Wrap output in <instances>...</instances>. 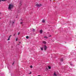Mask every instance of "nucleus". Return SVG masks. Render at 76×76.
<instances>
[{
    "label": "nucleus",
    "mask_w": 76,
    "mask_h": 76,
    "mask_svg": "<svg viewBox=\"0 0 76 76\" xmlns=\"http://www.w3.org/2000/svg\"><path fill=\"white\" fill-rule=\"evenodd\" d=\"M13 7V5L12 4H9V6L8 8L9 10H11Z\"/></svg>",
    "instance_id": "obj_1"
},
{
    "label": "nucleus",
    "mask_w": 76,
    "mask_h": 76,
    "mask_svg": "<svg viewBox=\"0 0 76 76\" xmlns=\"http://www.w3.org/2000/svg\"><path fill=\"white\" fill-rule=\"evenodd\" d=\"M36 6H37V7H40V6H41L42 5L41 4H37L36 5Z\"/></svg>",
    "instance_id": "obj_2"
},
{
    "label": "nucleus",
    "mask_w": 76,
    "mask_h": 76,
    "mask_svg": "<svg viewBox=\"0 0 76 76\" xmlns=\"http://www.w3.org/2000/svg\"><path fill=\"white\" fill-rule=\"evenodd\" d=\"M45 50H47V46H46V45H45Z\"/></svg>",
    "instance_id": "obj_3"
},
{
    "label": "nucleus",
    "mask_w": 76,
    "mask_h": 76,
    "mask_svg": "<svg viewBox=\"0 0 76 76\" xmlns=\"http://www.w3.org/2000/svg\"><path fill=\"white\" fill-rule=\"evenodd\" d=\"M43 44H46V43H47V42L45 41H43Z\"/></svg>",
    "instance_id": "obj_4"
},
{
    "label": "nucleus",
    "mask_w": 76,
    "mask_h": 76,
    "mask_svg": "<svg viewBox=\"0 0 76 76\" xmlns=\"http://www.w3.org/2000/svg\"><path fill=\"white\" fill-rule=\"evenodd\" d=\"M10 37H12V35H10L9 37H8V40H10Z\"/></svg>",
    "instance_id": "obj_5"
},
{
    "label": "nucleus",
    "mask_w": 76,
    "mask_h": 76,
    "mask_svg": "<svg viewBox=\"0 0 76 76\" xmlns=\"http://www.w3.org/2000/svg\"><path fill=\"white\" fill-rule=\"evenodd\" d=\"M40 33L41 34L42 33V30H41L40 31Z\"/></svg>",
    "instance_id": "obj_6"
},
{
    "label": "nucleus",
    "mask_w": 76,
    "mask_h": 76,
    "mask_svg": "<svg viewBox=\"0 0 76 76\" xmlns=\"http://www.w3.org/2000/svg\"><path fill=\"white\" fill-rule=\"evenodd\" d=\"M44 38H45V39H48V37L47 36H45L44 37Z\"/></svg>",
    "instance_id": "obj_7"
},
{
    "label": "nucleus",
    "mask_w": 76,
    "mask_h": 76,
    "mask_svg": "<svg viewBox=\"0 0 76 76\" xmlns=\"http://www.w3.org/2000/svg\"><path fill=\"white\" fill-rule=\"evenodd\" d=\"M53 75L54 76H57V75H56V72H54L53 74Z\"/></svg>",
    "instance_id": "obj_8"
},
{
    "label": "nucleus",
    "mask_w": 76,
    "mask_h": 76,
    "mask_svg": "<svg viewBox=\"0 0 76 76\" xmlns=\"http://www.w3.org/2000/svg\"><path fill=\"white\" fill-rule=\"evenodd\" d=\"M45 20H42V22H43V23H44L45 22Z\"/></svg>",
    "instance_id": "obj_9"
},
{
    "label": "nucleus",
    "mask_w": 76,
    "mask_h": 76,
    "mask_svg": "<svg viewBox=\"0 0 76 76\" xmlns=\"http://www.w3.org/2000/svg\"><path fill=\"white\" fill-rule=\"evenodd\" d=\"M61 61H63V58H61Z\"/></svg>",
    "instance_id": "obj_10"
},
{
    "label": "nucleus",
    "mask_w": 76,
    "mask_h": 76,
    "mask_svg": "<svg viewBox=\"0 0 76 76\" xmlns=\"http://www.w3.org/2000/svg\"><path fill=\"white\" fill-rule=\"evenodd\" d=\"M22 4V2L20 3L19 4L20 6H21Z\"/></svg>",
    "instance_id": "obj_11"
},
{
    "label": "nucleus",
    "mask_w": 76,
    "mask_h": 76,
    "mask_svg": "<svg viewBox=\"0 0 76 76\" xmlns=\"http://www.w3.org/2000/svg\"><path fill=\"white\" fill-rule=\"evenodd\" d=\"M33 32H34V31H35V29H34V28H33Z\"/></svg>",
    "instance_id": "obj_12"
},
{
    "label": "nucleus",
    "mask_w": 76,
    "mask_h": 76,
    "mask_svg": "<svg viewBox=\"0 0 76 76\" xmlns=\"http://www.w3.org/2000/svg\"><path fill=\"white\" fill-rule=\"evenodd\" d=\"M48 67H49V69H51V66H48Z\"/></svg>",
    "instance_id": "obj_13"
},
{
    "label": "nucleus",
    "mask_w": 76,
    "mask_h": 76,
    "mask_svg": "<svg viewBox=\"0 0 76 76\" xmlns=\"http://www.w3.org/2000/svg\"><path fill=\"white\" fill-rule=\"evenodd\" d=\"M30 68H31V69H32V67H33L31 65V66H30Z\"/></svg>",
    "instance_id": "obj_14"
},
{
    "label": "nucleus",
    "mask_w": 76,
    "mask_h": 76,
    "mask_svg": "<svg viewBox=\"0 0 76 76\" xmlns=\"http://www.w3.org/2000/svg\"><path fill=\"white\" fill-rule=\"evenodd\" d=\"M29 38V37L28 36H27L26 37V38H27V39H28V38Z\"/></svg>",
    "instance_id": "obj_15"
},
{
    "label": "nucleus",
    "mask_w": 76,
    "mask_h": 76,
    "mask_svg": "<svg viewBox=\"0 0 76 76\" xmlns=\"http://www.w3.org/2000/svg\"><path fill=\"white\" fill-rule=\"evenodd\" d=\"M18 38H16V41H18Z\"/></svg>",
    "instance_id": "obj_16"
},
{
    "label": "nucleus",
    "mask_w": 76,
    "mask_h": 76,
    "mask_svg": "<svg viewBox=\"0 0 76 76\" xmlns=\"http://www.w3.org/2000/svg\"><path fill=\"white\" fill-rule=\"evenodd\" d=\"M19 34H20V32H19L18 33V35H19Z\"/></svg>",
    "instance_id": "obj_17"
},
{
    "label": "nucleus",
    "mask_w": 76,
    "mask_h": 76,
    "mask_svg": "<svg viewBox=\"0 0 76 76\" xmlns=\"http://www.w3.org/2000/svg\"><path fill=\"white\" fill-rule=\"evenodd\" d=\"M16 33H15V34L13 35V36H15V35H16Z\"/></svg>",
    "instance_id": "obj_18"
},
{
    "label": "nucleus",
    "mask_w": 76,
    "mask_h": 76,
    "mask_svg": "<svg viewBox=\"0 0 76 76\" xmlns=\"http://www.w3.org/2000/svg\"><path fill=\"white\" fill-rule=\"evenodd\" d=\"M41 48V50H43V48Z\"/></svg>",
    "instance_id": "obj_19"
},
{
    "label": "nucleus",
    "mask_w": 76,
    "mask_h": 76,
    "mask_svg": "<svg viewBox=\"0 0 76 76\" xmlns=\"http://www.w3.org/2000/svg\"><path fill=\"white\" fill-rule=\"evenodd\" d=\"M30 74H31V72H30V73H29V75H30Z\"/></svg>",
    "instance_id": "obj_20"
},
{
    "label": "nucleus",
    "mask_w": 76,
    "mask_h": 76,
    "mask_svg": "<svg viewBox=\"0 0 76 76\" xmlns=\"http://www.w3.org/2000/svg\"><path fill=\"white\" fill-rule=\"evenodd\" d=\"M70 64L71 66H73V64Z\"/></svg>",
    "instance_id": "obj_21"
},
{
    "label": "nucleus",
    "mask_w": 76,
    "mask_h": 76,
    "mask_svg": "<svg viewBox=\"0 0 76 76\" xmlns=\"http://www.w3.org/2000/svg\"><path fill=\"white\" fill-rule=\"evenodd\" d=\"M6 0H1L2 1H6Z\"/></svg>",
    "instance_id": "obj_22"
},
{
    "label": "nucleus",
    "mask_w": 76,
    "mask_h": 76,
    "mask_svg": "<svg viewBox=\"0 0 76 76\" xmlns=\"http://www.w3.org/2000/svg\"><path fill=\"white\" fill-rule=\"evenodd\" d=\"M14 63H15L13 62L12 64V65H13L14 64Z\"/></svg>",
    "instance_id": "obj_23"
},
{
    "label": "nucleus",
    "mask_w": 76,
    "mask_h": 76,
    "mask_svg": "<svg viewBox=\"0 0 76 76\" xmlns=\"http://www.w3.org/2000/svg\"><path fill=\"white\" fill-rule=\"evenodd\" d=\"M20 24H22V22H21L20 23Z\"/></svg>",
    "instance_id": "obj_24"
},
{
    "label": "nucleus",
    "mask_w": 76,
    "mask_h": 76,
    "mask_svg": "<svg viewBox=\"0 0 76 76\" xmlns=\"http://www.w3.org/2000/svg\"><path fill=\"white\" fill-rule=\"evenodd\" d=\"M49 37H51V35H50V36H49Z\"/></svg>",
    "instance_id": "obj_25"
},
{
    "label": "nucleus",
    "mask_w": 76,
    "mask_h": 76,
    "mask_svg": "<svg viewBox=\"0 0 76 76\" xmlns=\"http://www.w3.org/2000/svg\"><path fill=\"white\" fill-rule=\"evenodd\" d=\"M19 44H20V43H21L20 42H19Z\"/></svg>",
    "instance_id": "obj_26"
},
{
    "label": "nucleus",
    "mask_w": 76,
    "mask_h": 76,
    "mask_svg": "<svg viewBox=\"0 0 76 76\" xmlns=\"http://www.w3.org/2000/svg\"><path fill=\"white\" fill-rule=\"evenodd\" d=\"M1 12H0V15H1Z\"/></svg>",
    "instance_id": "obj_27"
},
{
    "label": "nucleus",
    "mask_w": 76,
    "mask_h": 76,
    "mask_svg": "<svg viewBox=\"0 0 76 76\" xmlns=\"http://www.w3.org/2000/svg\"><path fill=\"white\" fill-rule=\"evenodd\" d=\"M15 23V22H13V23Z\"/></svg>",
    "instance_id": "obj_28"
},
{
    "label": "nucleus",
    "mask_w": 76,
    "mask_h": 76,
    "mask_svg": "<svg viewBox=\"0 0 76 76\" xmlns=\"http://www.w3.org/2000/svg\"><path fill=\"white\" fill-rule=\"evenodd\" d=\"M0 1H1V0H0Z\"/></svg>",
    "instance_id": "obj_29"
},
{
    "label": "nucleus",
    "mask_w": 76,
    "mask_h": 76,
    "mask_svg": "<svg viewBox=\"0 0 76 76\" xmlns=\"http://www.w3.org/2000/svg\"><path fill=\"white\" fill-rule=\"evenodd\" d=\"M0 19H1V18H0Z\"/></svg>",
    "instance_id": "obj_30"
}]
</instances>
